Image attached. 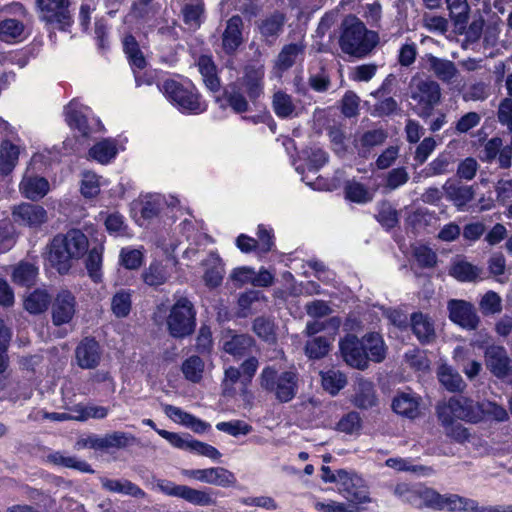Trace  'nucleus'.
I'll list each match as a JSON object with an SVG mask.
<instances>
[{"instance_id": "16", "label": "nucleus", "mask_w": 512, "mask_h": 512, "mask_svg": "<svg viewBox=\"0 0 512 512\" xmlns=\"http://www.w3.org/2000/svg\"><path fill=\"white\" fill-rule=\"evenodd\" d=\"M350 402L359 409H369L377 405L378 398L374 384L362 377L351 386Z\"/></svg>"}, {"instance_id": "5", "label": "nucleus", "mask_w": 512, "mask_h": 512, "mask_svg": "<svg viewBox=\"0 0 512 512\" xmlns=\"http://www.w3.org/2000/svg\"><path fill=\"white\" fill-rule=\"evenodd\" d=\"M195 315L191 301L186 297L178 298L166 318L169 334L174 338H184L192 334L196 326Z\"/></svg>"}, {"instance_id": "49", "label": "nucleus", "mask_w": 512, "mask_h": 512, "mask_svg": "<svg viewBox=\"0 0 512 512\" xmlns=\"http://www.w3.org/2000/svg\"><path fill=\"white\" fill-rule=\"evenodd\" d=\"M332 338L316 337L305 345V353L311 359H320L326 356L331 348Z\"/></svg>"}, {"instance_id": "55", "label": "nucleus", "mask_w": 512, "mask_h": 512, "mask_svg": "<svg viewBox=\"0 0 512 512\" xmlns=\"http://www.w3.org/2000/svg\"><path fill=\"white\" fill-rule=\"evenodd\" d=\"M182 372L187 380L197 383L202 379L204 362L198 356H192L182 364Z\"/></svg>"}, {"instance_id": "17", "label": "nucleus", "mask_w": 512, "mask_h": 512, "mask_svg": "<svg viewBox=\"0 0 512 512\" xmlns=\"http://www.w3.org/2000/svg\"><path fill=\"white\" fill-rule=\"evenodd\" d=\"M340 351L344 361L356 369H366L368 367V356L365 353L362 341L357 337L348 335L340 342Z\"/></svg>"}, {"instance_id": "3", "label": "nucleus", "mask_w": 512, "mask_h": 512, "mask_svg": "<svg viewBox=\"0 0 512 512\" xmlns=\"http://www.w3.org/2000/svg\"><path fill=\"white\" fill-rule=\"evenodd\" d=\"M260 387L282 402H290L298 391V374L295 370L280 371L275 365L263 368L259 378Z\"/></svg>"}, {"instance_id": "21", "label": "nucleus", "mask_w": 512, "mask_h": 512, "mask_svg": "<svg viewBox=\"0 0 512 512\" xmlns=\"http://www.w3.org/2000/svg\"><path fill=\"white\" fill-rule=\"evenodd\" d=\"M121 150H124V146L116 139L106 138L95 143L89 149L88 158L99 164L107 165L116 158Z\"/></svg>"}, {"instance_id": "13", "label": "nucleus", "mask_w": 512, "mask_h": 512, "mask_svg": "<svg viewBox=\"0 0 512 512\" xmlns=\"http://www.w3.org/2000/svg\"><path fill=\"white\" fill-rule=\"evenodd\" d=\"M447 309L449 319L453 323L468 330H474L478 327L480 318L472 303L465 300L451 299L447 304Z\"/></svg>"}, {"instance_id": "43", "label": "nucleus", "mask_w": 512, "mask_h": 512, "mask_svg": "<svg viewBox=\"0 0 512 512\" xmlns=\"http://www.w3.org/2000/svg\"><path fill=\"white\" fill-rule=\"evenodd\" d=\"M198 68L207 88L211 91H217L220 87V82L212 59L208 56H201L198 60Z\"/></svg>"}, {"instance_id": "60", "label": "nucleus", "mask_w": 512, "mask_h": 512, "mask_svg": "<svg viewBox=\"0 0 512 512\" xmlns=\"http://www.w3.org/2000/svg\"><path fill=\"white\" fill-rule=\"evenodd\" d=\"M413 494L416 495V503H414V505H424L438 510L441 494H439L437 491L430 488L419 487L415 492H413Z\"/></svg>"}, {"instance_id": "33", "label": "nucleus", "mask_w": 512, "mask_h": 512, "mask_svg": "<svg viewBox=\"0 0 512 512\" xmlns=\"http://www.w3.org/2000/svg\"><path fill=\"white\" fill-rule=\"evenodd\" d=\"M264 68L262 65L248 66L242 79V84L246 88L251 98L257 97L263 89Z\"/></svg>"}, {"instance_id": "12", "label": "nucleus", "mask_w": 512, "mask_h": 512, "mask_svg": "<svg viewBox=\"0 0 512 512\" xmlns=\"http://www.w3.org/2000/svg\"><path fill=\"white\" fill-rule=\"evenodd\" d=\"M12 217L18 225L37 230L47 222L48 213L41 205L22 202L13 208Z\"/></svg>"}, {"instance_id": "34", "label": "nucleus", "mask_w": 512, "mask_h": 512, "mask_svg": "<svg viewBox=\"0 0 512 512\" xmlns=\"http://www.w3.org/2000/svg\"><path fill=\"white\" fill-rule=\"evenodd\" d=\"M477 508V503L472 499L464 498L457 494H444L441 495L438 510L473 512L477 511Z\"/></svg>"}, {"instance_id": "45", "label": "nucleus", "mask_w": 512, "mask_h": 512, "mask_svg": "<svg viewBox=\"0 0 512 512\" xmlns=\"http://www.w3.org/2000/svg\"><path fill=\"white\" fill-rule=\"evenodd\" d=\"M104 185H106L105 179L94 172L86 171L82 175L81 193L86 198L96 197Z\"/></svg>"}, {"instance_id": "27", "label": "nucleus", "mask_w": 512, "mask_h": 512, "mask_svg": "<svg viewBox=\"0 0 512 512\" xmlns=\"http://www.w3.org/2000/svg\"><path fill=\"white\" fill-rule=\"evenodd\" d=\"M305 45L301 42L288 44L283 47L275 62V75L281 77V73L292 67L304 54Z\"/></svg>"}, {"instance_id": "10", "label": "nucleus", "mask_w": 512, "mask_h": 512, "mask_svg": "<svg viewBox=\"0 0 512 512\" xmlns=\"http://www.w3.org/2000/svg\"><path fill=\"white\" fill-rule=\"evenodd\" d=\"M156 432L178 449L205 456L212 460H218L221 457V453L215 447L195 440L189 435H181L163 429H156Z\"/></svg>"}, {"instance_id": "9", "label": "nucleus", "mask_w": 512, "mask_h": 512, "mask_svg": "<svg viewBox=\"0 0 512 512\" xmlns=\"http://www.w3.org/2000/svg\"><path fill=\"white\" fill-rule=\"evenodd\" d=\"M152 489L158 490L168 496L182 498L198 506L214 504V499L206 491L193 489L186 485H177L169 480L155 479L152 482Z\"/></svg>"}, {"instance_id": "29", "label": "nucleus", "mask_w": 512, "mask_h": 512, "mask_svg": "<svg viewBox=\"0 0 512 512\" xmlns=\"http://www.w3.org/2000/svg\"><path fill=\"white\" fill-rule=\"evenodd\" d=\"M242 19L239 16H233L227 22L223 32L222 45L227 53H233L242 43Z\"/></svg>"}, {"instance_id": "63", "label": "nucleus", "mask_w": 512, "mask_h": 512, "mask_svg": "<svg viewBox=\"0 0 512 512\" xmlns=\"http://www.w3.org/2000/svg\"><path fill=\"white\" fill-rule=\"evenodd\" d=\"M446 4L456 24L466 22L470 10L467 0H446Z\"/></svg>"}, {"instance_id": "53", "label": "nucleus", "mask_w": 512, "mask_h": 512, "mask_svg": "<svg viewBox=\"0 0 512 512\" xmlns=\"http://www.w3.org/2000/svg\"><path fill=\"white\" fill-rule=\"evenodd\" d=\"M72 411L75 413L73 417L77 421H86L90 418L103 419L109 413V410L106 407L96 405L85 406L82 404H77L72 407Z\"/></svg>"}, {"instance_id": "22", "label": "nucleus", "mask_w": 512, "mask_h": 512, "mask_svg": "<svg viewBox=\"0 0 512 512\" xmlns=\"http://www.w3.org/2000/svg\"><path fill=\"white\" fill-rule=\"evenodd\" d=\"M19 191L23 197L37 201L50 191V184L44 177L25 174L19 183Z\"/></svg>"}, {"instance_id": "40", "label": "nucleus", "mask_w": 512, "mask_h": 512, "mask_svg": "<svg viewBox=\"0 0 512 512\" xmlns=\"http://www.w3.org/2000/svg\"><path fill=\"white\" fill-rule=\"evenodd\" d=\"M443 188L447 198L459 209H462L474 197V192L469 186H460L448 181Z\"/></svg>"}, {"instance_id": "48", "label": "nucleus", "mask_w": 512, "mask_h": 512, "mask_svg": "<svg viewBox=\"0 0 512 512\" xmlns=\"http://www.w3.org/2000/svg\"><path fill=\"white\" fill-rule=\"evenodd\" d=\"M131 296V291L124 289L114 294L111 299V309L116 317L123 318L128 316L132 305Z\"/></svg>"}, {"instance_id": "61", "label": "nucleus", "mask_w": 512, "mask_h": 512, "mask_svg": "<svg viewBox=\"0 0 512 512\" xmlns=\"http://www.w3.org/2000/svg\"><path fill=\"white\" fill-rule=\"evenodd\" d=\"M210 485L231 487L236 484L235 475L223 467L210 468Z\"/></svg>"}, {"instance_id": "26", "label": "nucleus", "mask_w": 512, "mask_h": 512, "mask_svg": "<svg viewBox=\"0 0 512 512\" xmlns=\"http://www.w3.org/2000/svg\"><path fill=\"white\" fill-rule=\"evenodd\" d=\"M272 108L280 118H293L298 116L301 111L299 102L281 90L273 94Z\"/></svg>"}, {"instance_id": "64", "label": "nucleus", "mask_w": 512, "mask_h": 512, "mask_svg": "<svg viewBox=\"0 0 512 512\" xmlns=\"http://www.w3.org/2000/svg\"><path fill=\"white\" fill-rule=\"evenodd\" d=\"M313 507L318 512H354L346 502L334 500H315Z\"/></svg>"}, {"instance_id": "6", "label": "nucleus", "mask_w": 512, "mask_h": 512, "mask_svg": "<svg viewBox=\"0 0 512 512\" xmlns=\"http://www.w3.org/2000/svg\"><path fill=\"white\" fill-rule=\"evenodd\" d=\"M410 95L416 102L419 115L428 117L440 103L441 89L437 82L415 76L410 83Z\"/></svg>"}, {"instance_id": "11", "label": "nucleus", "mask_w": 512, "mask_h": 512, "mask_svg": "<svg viewBox=\"0 0 512 512\" xmlns=\"http://www.w3.org/2000/svg\"><path fill=\"white\" fill-rule=\"evenodd\" d=\"M41 20L60 29L71 22L70 0H36Z\"/></svg>"}, {"instance_id": "41", "label": "nucleus", "mask_w": 512, "mask_h": 512, "mask_svg": "<svg viewBox=\"0 0 512 512\" xmlns=\"http://www.w3.org/2000/svg\"><path fill=\"white\" fill-rule=\"evenodd\" d=\"M51 302V297L44 289H36L29 293L23 301L26 311L31 314H39L44 312Z\"/></svg>"}, {"instance_id": "32", "label": "nucleus", "mask_w": 512, "mask_h": 512, "mask_svg": "<svg viewBox=\"0 0 512 512\" xmlns=\"http://www.w3.org/2000/svg\"><path fill=\"white\" fill-rule=\"evenodd\" d=\"M205 272L203 279L209 287H216L221 284L224 276L222 260L217 254L211 253L204 261Z\"/></svg>"}, {"instance_id": "47", "label": "nucleus", "mask_w": 512, "mask_h": 512, "mask_svg": "<svg viewBox=\"0 0 512 512\" xmlns=\"http://www.w3.org/2000/svg\"><path fill=\"white\" fill-rule=\"evenodd\" d=\"M346 197L356 203L364 204L373 199L374 190H369L357 181H349L345 187Z\"/></svg>"}, {"instance_id": "44", "label": "nucleus", "mask_w": 512, "mask_h": 512, "mask_svg": "<svg viewBox=\"0 0 512 512\" xmlns=\"http://www.w3.org/2000/svg\"><path fill=\"white\" fill-rule=\"evenodd\" d=\"M144 260V249L124 247L119 253V263L128 270L139 269Z\"/></svg>"}, {"instance_id": "50", "label": "nucleus", "mask_w": 512, "mask_h": 512, "mask_svg": "<svg viewBox=\"0 0 512 512\" xmlns=\"http://www.w3.org/2000/svg\"><path fill=\"white\" fill-rule=\"evenodd\" d=\"M123 45L124 51L129 59L130 65L132 66L133 70L135 71V69H143L146 65V61L134 37L126 36L124 38Z\"/></svg>"}, {"instance_id": "14", "label": "nucleus", "mask_w": 512, "mask_h": 512, "mask_svg": "<svg viewBox=\"0 0 512 512\" xmlns=\"http://www.w3.org/2000/svg\"><path fill=\"white\" fill-rule=\"evenodd\" d=\"M76 298L68 290H61L52 303V321L56 326L68 324L76 313Z\"/></svg>"}, {"instance_id": "58", "label": "nucleus", "mask_w": 512, "mask_h": 512, "mask_svg": "<svg viewBox=\"0 0 512 512\" xmlns=\"http://www.w3.org/2000/svg\"><path fill=\"white\" fill-rule=\"evenodd\" d=\"M165 205V199L161 195H149L142 201L141 216L144 219L156 217Z\"/></svg>"}, {"instance_id": "62", "label": "nucleus", "mask_w": 512, "mask_h": 512, "mask_svg": "<svg viewBox=\"0 0 512 512\" xmlns=\"http://www.w3.org/2000/svg\"><path fill=\"white\" fill-rule=\"evenodd\" d=\"M185 22L191 27L200 25V18L203 13V5L200 0H190L183 7Z\"/></svg>"}, {"instance_id": "31", "label": "nucleus", "mask_w": 512, "mask_h": 512, "mask_svg": "<svg viewBox=\"0 0 512 512\" xmlns=\"http://www.w3.org/2000/svg\"><path fill=\"white\" fill-rule=\"evenodd\" d=\"M425 61L426 68L444 82H450L457 75V68L454 63L449 60L427 55Z\"/></svg>"}, {"instance_id": "15", "label": "nucleus", "mask_w": 512, "mask_h": 512, "mask_svg": "<svg viewBox=\"0 0 512 512\" xmlns=\"http://www.w3.org/2000/svg\"><path fill=\"white\" fill-rule=\"evenodd\" d=\"M26 147L17 139L16 142L5 139L0 144V178H6L11 175L18 164L21 153L25 152Z\"/></svg>"}, {"instance_id": "1", "label": "nucleus", "mask_w": 512, "mask_h": 512, "mask_svg": "<svg viewBox=\"0 0 512 512\" xmlns=\"http://www.w3.org/2000/svg\"><path fill=\"white\" fill-rule=\"evenodd\" d=\"M89 241L78 229L55 236L47 246L46 261L60 274L67 273L88 251Z\"/></svg>"}, {"instance_id": "56", "label": "nucleus", "mask_w": 512, "mask_h": 512, "mask_svg": "<svg viewBox=\"0 0 512 512\" xmlns=\"http://www.w3.org/2000/svg\"><path fill=\"white\" fill-rule=\"evenodd\" d=\"M242 385V374L240 369L229 366L224 370V378L222 380V392L225 396H234L237 393L236 384Z\"/></svg>"}, {"instance_id": "7", "label": "nucleus", "mask_w": 512, "mask_h": 512, "mask_svg": "<svg viewBox=\"0 0 512 512\" xmlns=\"http://www.w3.org/2000/svg\"><path fill=\"white\" fill-rule=\"evenodd\" d=\"M337 491L346 499V503L354 512H358L361 505L371 501L366 482L354 472L345 470L339 478Z\"/></svg>"}, {"instance_id": "35", "label": "nucleus", "mask_w": 512, "mask_h": 512, "mask_svg": "<svg viewBox=\"0 0 512 512\" xmlns=\"http://www.w3.org/2000/svg\"><path fill=\"white\" fill-rule=\"evenodd\" d=\"M362 346L368 356V361L381 362L386 356V345L377 333H370L363 337Z\"/></svg>"}, {"instance_id": "18", "label": "nucleus", "mask_w": 512, "mask_h": 512, "mask_svg": "<svg viewBox=\"0 0 512 512\" xmlns=\"http://www.w3.org/2000/svg\"><path fill=\"white\" fill-rule=\"evenodd\" d=\"M175 262L172 259H155L144 269L141 278L149 286H160L165 284L171 277Z\"/></svg>"}, {"instance_id": "20", "label": "nucleus", "mask_w": 512, "mask_h": 512, "mask_svg": "<svg viewBox=\"0 0 512 512\" xmlns=\"http://www.w3.org/2000/svg\"><path fill=\"white\" fill-rule=\"evenodd\" d=\"M394 412L415 419L421 414V397L412 391L398 393L392 402Z\"/></svg>"}, {"instance_id": "28", "label": "nucleus", "mask_w": 512, "mask_h": 512, "mask_svg": "<svg viewBox=\"0 0 512 512\" xmlns=\"http://www.w3.org/2000/svg\"><path fill=\"white\" fill-rule=\"evenodd\" d=\"M163 409L166 416L171 420L178 424L184 425L197 433H203L208 428V425L205 422L197 419L193 415L181 410L178 407L165 405Z\"/></svg>"}, {"instance_id": "42", "label": "nucleus", "mask_w": 512, "mask_h": 512, "mask_svg": "<svg viewBox=\"0 0 512 512\" xmlns=\"http://www.w3.org/2000/svg\"><path fill=\"white\" fill-rule=\"evenodd\" d=\"M481 274V269L467 261H455L450 268V275L462 282L476 280Z\"/></svg>"}, {"instance_id": "51", "label": "nucleus", "mask_w": 512, "mask_h": 512, "mask_svg": "<svg viewBox=\"0 0 512 512\" xmlns=\"http://www.w3.org/2000/svg\"><path fill=\"white\" fill-rule=\"evenodd\" d=\"M336 429L348 435L359 436L362 430V418L355 411L349 412L339 420Z\"/></svg>"}, {"instance_id": "23", "label": "nucleus", "mask_w": 512, "mask_h": 512, "mask_svg": "<svg viewBox=\"0 0 512 512\" xmlns=\"http://www.w3.org/2000/svg\"><path fill=\"white\" fill-rule=\"evenodd\" d=\"M77 364L83 369L95 368L101 359L98 342L93 339H84L76 348Z\"/></svg>"}, {"instance_id": "38", "label": "nucleus", "mask_w": 512, "mask_h": 512, "mask_svg": "<svg viewBox=\"0 0 512 512\" xmlns=\"http://www.w3.org/2000/svg\"><path fill=\"white\" fill-rule=\"evenodd\" d=\"M323 389L330 395H337L347 384L346 375L337 369L320 372Z\"/></svg>"}, {"instance_id": "36", "label": "nucleus", "mask_w": 512, "mask_h": 512, "mask_svg": "<svg viewBox=\"0 0 512 512\" xmlns=\"http://www.w3.org/2000/svg\"><path fill=\"white\" fill-rule=\"evenodd\" d=\"M252 344L253 340L247 335H235L228 332L222 338L223 350L233 356L243 355Z\"/></svg>"}, {"instance_id": "46", "label": "nucleus", "mask_w": 512, "mask_h": 512, "mask_svg": "<svg viewBox=\"0 0 512 512\" xmlns=\"http://www.w3.org/2000/svg\"><path fill=\"white\" fill-rule=\"evenodd\" d=\"M438 377L441 384L450 391H459L465 386L460 374L447 365L439 368Z\"/></svg>"}, {"instance_id": "57", "label": "nucleus", "mask_w": 512, "mask_h": 512, "mask_svg": "<svg viewBox=\"0 0 512 512\" xmlns=\"http://www.w3.org/2000/svg\"><path fill=\"white\" fill-rule=\"evenodd\" d=\"M304 157L306 161L305 168L300 170V167H297V170L301 173H304L305 169H307L309 173L315 174L327 162V154L319 148L305 151Z\"/></svg>"}, {"instance_id": "4", "label": "nucleus", "mask_w": 512, "mask_h": 512, "mask_svg": "<svg viewBox=\"0 0 512 512\" xmlns=\"http://www.w3.org/2000/svg\"><path fill=\"white\" fill-rule=\"evenodd\" d=\"M161 90L165 97L182 113L200 114L207 109V104L189 81L178 82L169 79L163 83Z\"/></svg>"}, {"instance_id": "19", "label": "nucleus", "mask_w": 512, "mask_h": 512, "mask_svg": "<svg viewBox=\"0 0 512 512\" xmlns=\"http://www.w3.org/2000/svg\"><path fill=\"white\" fill-rule=\"evenodd\" d=\"M26 12L21 8V17H7L0 20V40L7 43L23 41L28 36L25 23Z\"/></svg>"}, {"instance_id": "37", "label": "nucleus", "mask_w": 512, "mask_h": 512, "mask_svg": "<svg viewBox=\"0 0 512 512\" xmlns=\"http://www.w3.org/2000/svg\"><path fill=\"white\" fill-rule=\"evenodd\" d=\"M411 325L414 334L421 342H430L435 337L434 324L423 313H415L411 317Z\"/></svg>"}, {"instance_id": "25", "label": "nucleus", "mask_w": 512, "mask_h": 512, "mask_svg": "<svg viewBox=\"0 0 512 512\" xmlns=\"http://www.w3.org/2000/svg\"><path fill=\"white\" fill-rule=\"evenodd\" d=\"M486 366L497 377L502 378L511 369L506 351L500 346H491L485 352Z\"/></svg>"}, {"instance_id": "24", "label": "nucleus", "mask_w": 512, "mask_h": 512, "mask_svg": "<svg viewBox=\"0 0 512 512\" xmlns=\"http://www.w3.org/2000/svg\"><path fill=\"white\" fill-rule=\"evenodd\" d=\"M89 112L88 107L80 105L76 101L70 102L66 108V121L68 125L84 137L90 133V125L87 119Z\"/></svg>"}, {"instance_id": "52", "label": "nucleus", "mask_w": 512, "mask_h": 512, "mask_svg": "<svg viewBox=\"0 0 512 512\" xmlns=\"http://www.w3.org/2000/svg\"><path fill=\"white\" fill-rule=\"evenodd\" d=\"M102 260H103V246L94 248L89 252L86 261V268L90 278L99 283L102 281Z\"/></svg>"}, {"instance_id": "59", "label": "nucleus", "mask_w": 512, "mask_h": 512, "mask_svg": "<svg viewBox=\"0 0 512 512\" xmlns=\"http://www.w3.org/2000/svg\"><path fill=\"white\" fill-rule=\"evenodd\" d=\"M483 315H494L502 311V298L494 291L486 292L479 301Z\"/></svg>"}, {"instance_id": "39", "label": "nucleus", "mask_w": 512, "mask_h": 512, "mask_svg": "<svg viewBox=\"0 0 512 512\" xmlns=\"http://www.w3.org/2000/svg\"><path fill=\"white\" fill-rule=\"evenodd\" d=\"M38 268L28 262H21L12 268V281L21 286H30L36 282Z\"/></svg>"}, {"instance_id": "8", "label": "nucleus", "mask_w": 512, "mask_h": 512, "mask_svg": "<svg viewBox=\"0 0 512 512\" xmlns=\"http://www.w3.org/2000/svg\"><path fill=\"white\" fill-rule=\"evenodd\" d=\"M437 415L441 424L457 423L458 420L481 421V415L476 413L473 402L463 397H452L438 405Z\"/></svg>"}, {"instance_id": "2", "label": "nucleus", "mask_w": 512, "mask_h": 512, "mask_svg": "<svg viewBox=\"0 0 512 512\" xmlns=\"http://www.w3.org/2000/svg\"><path fill=\"white\" fill-rule=\"evenodd\" d=\"M377 43L378 35L368 30L357 18L349 17L344 21L339 40L340 48L344 53L362 58L370 53Z\"/></svg>"}, {"instance_id": "54", "label": "nucleus", "mask_w": 512, "mask_h": 512, "mask_svg": "<svg viewBox=\"0 0 512 512\" xmlns=\"http://www.w3.org/2000/svg\"><path fill=\"white\" fill-rule=\"evenodd\" d=\"M475 411L481 415V420L488 418L497 421H504L508 416L503 407L489 401L475 404Z\"/></svg>"}, {"instance_id": "30", "label": "nucleus", "mask_w": 512, "mask_h": 512, "mask_svg": "<svg viewBox=\"0 0 512 512\" xmlns=\"http://www.w3.org/2000/svg\"><path fill=\"white\" fill-rule=\"evenodd\" d=\"M101 484L109 492L119 493L134 498H145L146 493L136 484L126 479L102 478Z\"/></svg>"}]
</instances>
